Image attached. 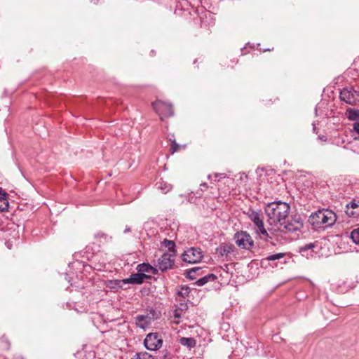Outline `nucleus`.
Here are the masks:
<instances>
[{"mask_svg": "<svg viewBox=\"0 0 359 359\" xmlns=\"http://www.w3.org/2000/svg\"><path fill=\"white\" fill-rule=\"evenodd\" d=\"M137 270L138 272H140L142 274H145V273L153 275L158 274V269L155 267H153L149 264H140L137 266Z\"/></svg>", "mask_w": 359, "mask_h": 359, "instance_id": "obj_13", "label": "nucleus"}, {"mask_svg": "<svg viewBox=\"0 0 359 359\" xmlns=\"http://www.w3.org/2000/svg\"><path fill=\"white\" fill-rule=\"evenodd\" d=\"M148 278V276L137 271V273L132 274L130 278L124 279L123 282L128 284H142L144 280Z\"/></svg>", "mask_w": 359, "mask_h": 359, "instance_id": "obj_11", "label": "nucleus"}, {"mask_svg": "<svg viewBox=\"0 0 359 359\" xmlns=\"http://www.w3.org/2000/svg\"><path fill=\"white\" fill-rule=\"evenodd\" d=\"M3 198H7V194L3 190H0V200H3Z\"/></svg>", "mask_w": 359, "mask_h": 359, "instance_id": "obj_32", "label": "nucleus"}, {"mask_svg": "<svg viewBox=\"0 0 359 359\" xmlns=\"http://www.w3.org/2000/svg\"><path fill=\"white\" fill-rule=\"evenodd\" d=\"M9 206V203L7 198H3V200H0V211L4 212L8 210Z\"/></svg>", "mask_w": 359, "mask_h": 359, "instance_id": "obj_25", "label": "nucleus"}, {"mask_svg": "<svg viewBox=\"0 0 359 359\" xmlns=\"http://www.w3.org/2000/svg\"><path fill=\"white\" fill-rule=\"evenodd\" d=\"M337 220L335 213L328 209L319 210L309 217V224L313 229H325L334 224Z\"/></svg>", "mask_w": 359, "mask_h": 359, "instance_id": "obj_3", "label": "nucleus"}, {"mask_svg": "<svg viewBox=\"0 0 359 359\" xmlns=\"http://www.w3.org/2000/svg\"><path fill=\"white\" fill-rule=\"evenodd\" d=\"M247 238V233L245 231H241V232H237L234 236V239L236 243L242 248H245V241Z\"/></svg>", "mask_w": 359, "mask_h": 359, "instance_id": "obj_14", "label": "nucleus"}, {"mask_svg": "<svg viewBox=\"0 0 359 359\" xmlns=\"http://www.w3.org/2000/svg\"><path fill=\"white\" fill-rule=\"evenodd\" d=\"M268 222L272 227H277L285 221L290 211V205L286 202L276 201L267 203L264 208Z\"/></svg>", "mask_w": 359, "mask_h": 359, "instance_id": "obj_2", "label": "nucleus"}, {"mask_svg": "<svg viewBox=\"0 0 359 359\" xmlns=\"http://www.w3.org/2000/svg\"><path fill=\"white\" fill-rule=\"evenodd\" d=\"M179 343L184 346H187V348H192L194 347L196 345V341L194 338L191 337H181L179 339Z\"/></svg>", "mask_w": 359, "mask_h": 359, "instance_id": "obj_17", "label": "nucleus"}, {"mask_svg": "<svg viewBox=\"0 0 359 359\" xmlns=\"http://www.w3.org/2000/svg\"><path fill=\"white\" fill-rule=\"evenodd\" d=\"M152 320L153 318L148 315H138L135 318V323L137 326L144 329L151 324Z\"/></svg>", "mask_w": 359, "mask_h": 359, "instance_id": "obj_12", "label": "nucleus"}, {"mask_svg": "<svg viewBox=\"0 0 359 359\" xmlns=\"http://www.w3.org/2000/svg\"><path fill=\"white\" fill-rule=\"evenodd\" d=\"M353 131L359 135V122L357 121L353 124Z\"/></svg>", "mask_w": 359, "mask_h": 359, "instance_id": "obj_28", "label": "nucleus"}, {"mask_svg": "<svg viewBox=\"0 0 359 359\" xmlns=\"http://www.w3.org/2000/svg\"><path fill=\"white\" fill-rule=\"evenodd\" d=\"M132 359H154V358L147 352H140L137 353Z\"/></svg>", "mask_w": 359, "mask_h": 359, "instance_id": "obj_20", "label": "nucleus"}, {"mask_svg": "<svg viewBox=\"0 0 359 359\" xmlns=\"http://www.w3.org/2000/svg\"><path fill=\"white\" fill-rule=\"evenodd\" d=\"M355 91L352 88H344L340 92V99L349 104H354L357 98Z\"/></svg>", "mask_w": 359, "mask_h": 359, "instance_id": "obj_10", "label": "nucleus"}, {"mask_svg": "<svg viewBox=\"0 0 359 359\" xmlns=\"http://www.w3.org/2000/svg\"><path fill=\"white\" fill-rule=\"evenodd\" d=\"M163 359H171L170 354L168 351L164 350L163 351Z\"/></svg>", "mask_w": 359, "mask_h": 359, "instance_id": "obj_30", "label": "nucleus"}, {"mask_svg": "<svg viewBox=\"0 0 359 359\" xmlns=\"http://www.w3.org/2000/svg\"><path fill=\"white\" fill-rule=\"evenodd\" d=\"M304 226V221L300 215H295L287 220L283 221L277 226L272 227L271 233L273 234V239L280 243L287 241L285 235L301 231Z\"/></svg>", "mask_w": 359, "mask_h": 359, "instance_id": "obj_1", "label": "nucleus"}, {"mask_svg": "<svg viewBox=\"0 0 359 359\" xmlns=\"http://www.w3.org/2000/svg\"><path fill=\"white\" fill-rule=\"evenodd\" d=\"M285 256V253H276L273 255H269L266 257L268 261H275L283 258Z\"/></svg>", "mask_w": 359, "mask_h": 359, "instance_id": "obj_24", "label": "nucleus"}, {"mask_svg": "<svg viewBox=\"0 0 359 359\" xmlns=\"http://www.w3.org/2000/svg\"><path fill=\"white\" fill-rule=\"evenodd\" d=\"M130 227H127L125 230H124V233H128V232H130Z\"/></svg>", "mask_w": 359, "mask_h": 359, "instance_id": "obj_34", "label": "nucleus"}, {"mask_svg": "<svg viewBox=\"0 0 359 359\" xmlns=\"http://www.w3.org/2000/svg\"><path fill=\"white\" fill-rule=\"evenodd\" d=\"M344 212L348 217L359 218V198H353L345 205Z\"/></svg>", "mask_w": 359, "mask_h": 359, "instance_id": "obj_9", "label": "nucleus"}, {"mask_svg": "<svg viewBox=\"0 0 359 359\" xmlns=\"http://www.w3.org/2000/svg\"><path fill=\"white\" fill-rule=\"evenodd\" d=\"M316 128L315 124H314V123H313V130H314V131L316 130Z\"/></svg>", "mask_w": 359, "mask_h": 359, "instance_id": "obj_37", "label": "nucleus"}, {"mask_svg": "<svg viewBox=\"0 0 359 359\" xmlns=\"http://www.w3.org/2000/svg\"><path fill=\"white\" fill-rule=\"evenodd\" d=\"M189 292L190 288L188 286L183 285L180 287V290L178 291L177 294L182 297H186L189 295Z\"/></svg>", "mask_w": 359, "mask_h": 359, "instance_id": "obj_23", "label": "nucleus"}, {"mask_svg": "<svg viewBox=\"0 0 359 359\" xmlns=\"http://www.w3.org/2000/svg\"><path fill=\"white\" fill-rule=\"evenodd\" d=\"M199 270H200V269H198V268H194V269H192L191 270H190V271H189V273H188L189 277L190 278H194V273H195L197 271H199Z\"/></svg>", "mask_w": 359, "mask_h": 359, "instance_id": "obj_29", "label": "nucleus"}, {"mask_svg": "<svg viewBox=\"0 0 359 359\" xmlns=\"http://www.w3.org/2000/svg\"><path fill=\"white\" fill-rule=\"evenodd\" d=\"M233 246L231 245H224L219 248V252L222 256H228L233 252Z\"/></svg>", "mask_w": 359, "mask_h": 359, "instance_id": "obj_19", "label": "nucleus"}, {"mask_svg": "<svg viewBox=\"0 0 359 359\" xmlns=\"http://www.w3.org/2000/svg\"><path fill=\"white\" fill-rule=\"evenodd\" d=\"M351 238L353 242L359 245V227L354 229L351 233Z\"/></svg>", "mask_w": 359, "mask_h": 359, "instance_id": "obj_22", "label": "nucleus"}, {"mask_svg": "<svg viewBox=\"0 0 359 359\" xmlns=\"http://www.w3.org/2000/svg\"><path fill=\"white\" fill-rule=\"evenodd\" d=\"M255 264V263H252V262H251L250 264H248V268H251V269H252V266H253V264Z\"/></svg>", "mask_w": 359, "mask_h": 359, "instance_id": "obj_36", "label": "nucleus"}, {"mask_svg": "<svg viewBox=\"0 0 359 359\" xmlns=\"http://www.w3.org/2000/svg\"><path fill=\"white\" fill-rule=\"evenodd\" d=\"M154 109L161 115L165 117L172 116L173 115V109L171 104H167L162 101H156L152 104Z\"/></svg>", "mask_w": 359, "mask_h": 359, "instance_id": "obj_8", "label": "nucleus"}, {"mask_svg": "<svg viewBox=\"0 0 359 359\" xmlns=\"http://www.w3.org/2000/svg\"><path fill=\"white\" fill-rule=\"evenodd\" d=\"M158 189L161 190L162 193L166 194L172 189V185L164 181H159L156 183Z\"/></svg>", "mask_w": 359, "mask_h": 359, "instance_id": "obj_18", "label": "nucleus"}, {"mask_svg": "<svg viewBox=\"0 0 359 359\" xmlns=\"http://www.w3.org/2000/svg\"><path fill=\"white\" fill-rule=\"evenodd\" d=\"M248 245H253L254 243L253 241L250 238V235L248 234Z\"/></svg>", "mask_w": 359, "mask_h": 359, "instance_id": "obj_33", "label": "nucleus"}, {"mask_svg": "<svg viewBox=\"0 0 359 359\" xmlns=\"http://www.w3.org/2000/svg\"><path fill=\"white\" fill-rule=\"evenodd\" d=\"M177 147H178V145L177 144V143L175 142H173L172 143V146H171V149H170L172 151V153L175 152L177 150Z\"/></svg>", "mask_w": 359, "mask_h": 359, "instance_id": "obj_31", "label": "nucleus"}, {"mask_svg": "<svg viewBox=\"0 0 359 359\" xmlns=\"http://www.w3.org/2000/svg\"><path fill=\"white\" fill-rule=\"evenodd\" d=\"M216 279L217 276L215 274L210 273L197 280L195 284L197 285L198 286H203L205 285L208 282H212L215 281Z\"/></svg>", "mask_w": 359, "mask_h": 359, "instance_id": "obj_15", "label": "nucleus"}, {"mask_svg": "<svg viewBox=\"0 0 359 359\" xmlns=\"http://www.w3.org/2000/svg\"><path fill=\"white\" fill-rule=\"evenodd\" d=\"M203 257V252L199 248H191L182 254V260L189 264L199 262Z\"/></svg>", "mask_w": 359, "mask_h": 359, "instance_id": "obj_6", "label": "nucleus"}, {"mask_svg": "<svg viewBox=\"0 0 359 359\" xmlns=\"http://www.w3.org/2000/svg\"><path fill=\"white\" fill-rule=\"evenodd\" d=\"M188 309L187 304L185 302H181L179 304L177 308L175 309L173 316L175 318H180L182 313Z\"/></svg>", "mask_w": 359, "mask_h": 359, "instance_id": "obj_16", "label": "nucleus"}, {"mask_svg": "<svg viewBox=\"0 0 359 359\" xmlns=\"http://www.w3.org/2000/svg\"><path fill=\"white\" fill-rule=\"evenodd\" d=\"M321 140L325 141L327 140L325 136L319 137Z\"/></svg>", "mask_w": 359, "mask_h": 359, "instance_id": "obj_35", "label": "nucleus"}, {"mask_svg": "<svg viewBox=\"0 0 359 359\" xmlns=\"http://www.w3.org/2000/svg\"><path fill=\"white\" fill-rule=\"evenodd\" d=\"M163 344V339L158 333H149L144 340V345L147 350H158Z\"/></svg>", "mask_w": 359, "mask_h": 359, "instance_id": "obj_5", "label": "nucleus"}, {"mask_svg": "<svg viewBox=\"0 0 359 359\" xmlns=\"http://www.w3.org/2000/svg\"><path fill=\"white\" fill-rule=\"evenodd\" d=\"M163 243L165 245V247L167 248L170 252H172V255H175V243H174V241L165 239L164 241H163Z\"/></svg>", "mask_w": 359, "mask_h": 359, "instance_id": "obj_21", "label": "nucleus"}, {"mask_svg": "<svg viewBox=\"0 0 359 359\" xmlns=\"http://www.w3.org/2000/svg\"><path fill=\"white\" fill-rule=\"evenodd\" d=\"M315 247V244L313 243H307L299 248L300 252H304L309 250H311Z\"/></svg>", "mask_w": 359, "mask_h": 359, "instance_id": "obj_26", "label": "nucleus"}, {"mask_svg": "<svg viewBox=\"0 0 359 359\" xmlns=\"http://www.w3.org/2000/svg\"><path fill=\"white\" fill-rule=\"evenodd\" d=\"M175 262L174 255L171 253H164L158 259L157 267L162 272L172 269Z\"/></svg>", "mask_w": 359, "mask_h": 359, "instance_id": "obj_7", "label": "nucleus"}, {"mask_svg": "<svg viewBox=\"0 0 359 359\" xmlns=\"http://www.w3.org/2000/svg\"><path fill=\"white\" fill-rule=\"evenodd\" d=\"M225 177V175L224 174H218V173H215L213 175H210L208 176V178L211 180H213L214 181H219L220 178H224Z\"/></svg>", "mask_w": 359, "mask_h": 359, "instance_id": "obj_27", "label": "nucleus"}, {"mask_svg": "<svg viewBox=\"0 0 359 359\" xmlns=\"http://www.w3.org/2000/svg\"><path fill=\"white\" fill-rule=\"evenodd\" d=\"M248 218L253 222V229L257 236L265 241L273 243V234L271 233L273 231L272 226L268 230L265 228L263 213L252 210L250 213L248 212Z\"/></svg>", "mask_w": 359, "mask_h": 359, "instance_id": "obj_4", "label": "nucleus"}]
</instances>
